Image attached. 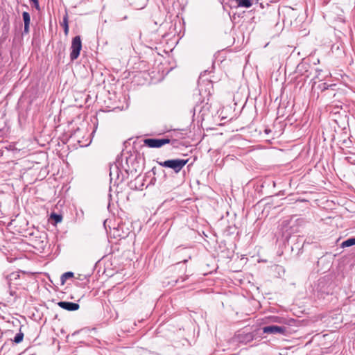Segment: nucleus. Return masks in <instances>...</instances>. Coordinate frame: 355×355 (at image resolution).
<instances>
[{
    "label": "nucleus",
    "mask_w": 355,
    "mask_h": 355,
    "mask_svg": "<svg viewBox=\"0 0 355 355\" xmlns=\"http://www.w3.org/2000/svg\"><path fill=\"white\" fill-rule=\"evenodd\" d=\"M187 162L188 159H168L164 162H157V164L162 167L171 168L175 173H178Z\"/></svg>",
    "instance_id": "1"
},
{
    "label": "nucleus",
    "mask_w": 355,
    "mask_h": 355,
    "mask_svg": "<svg viewBox=\"0 0 355 355\" xmlns=\"http://www.w3.org/2000/svg\"><path fill=\"white\" fill-rule=\"evenodd\" d=\"M82 49V42L81 39L79 35L74 37L72 39L71 46V53H70V59L73 61L78 58L80 55V50Z\"/></svg>",
    "instance_id": "2"
},
{
    "label": "nucleus",
    "mask_w": 355,
    "mask_h": 355,
    "mask_svg": "<svg viewBox=\"0 0 355 355\" xmlns=\"http://www.w3.org/2000/svg\"><path fill=\"white\" fill-rule=\"evenodd\" d=\"M171 140L168 138L162 139H146L144 142L146 146L149 148H160L161 146L169 144Z\"/></svg>",
    "instance_id": "3"
},
{
    "label": "nucleus",
    "mask_w": 355,
    "mask_h": 355,
    "mask_svg": "<svg viewBox=\"0 0 355 355\" xmlns=\"http://www.w3.org/2000/svg\"><path fill=\"white\" fill-rule=\"evenodd\" d=\"M264 334L286 335L287 328L284 326L269 325L262 328Z\"/></svg>",
    "instance_id": "4"
},
{
    "label": "nucleus",
    "mask_w": 355,
    "mask_h": 355,
    "mask_svg": "<svg viewBox=\"0 0 355 355\" xmlns=\"http://www.w3.org/2000/svg\"><path fill=\"white\" fill-rule=\"evenodd\" d=\"M212 88V83L209 80H202V75L201 74L198 80V89L200 95L210 94V89Z\"/></svg>",
    "instance_id": "5"
},
{
    "label": "nucleus",
    "mask_w": 355,
    "mask_h": 355,
    "mask_svg": "<svg viewBox=\"0 0 355 355\" xmlns=\"http://www.w3.org/2000/svg\"><path fill=\"white\" fill-rule=\"evenodd\" d=\"M121 171L117 165L114 164L110 166V176L111 178V180L115 179L116 181L118 182V183H121L123 181L124 178L122 175L121 177L120 175Z\"/></svg>",
    "instance_id": "6"
},
{
    "label": "nucleus",
    "mask_w": 355,
    "mask_h": 355,
    "mask_svg": "<svg viewBox=\"0 0 355 355\" xmlns=\"http://www.w3.org/2000/svg\"><path fill=\"white\" fill-rule=\"evenodd\" d=\"M236 340L240 343L247 344L252 340H253L254 338V335L252 332L248 333H239L236 336Z\"/></svg>",
    "instance_id": "7"
},
{
    "label": "nucleus",
    "mask_w": 355,
    "mask_h": 355,
    "mask_svg": "<svg viewBox=\"0 0 355 355\" xmlns=\"http://www.w3.org/2000/svg\"><path fill=\"white\" fill-rule=\"evenodd\" d=\"M58 304L60 308L67 311H76L80 307L78 304L71 302L61 301Z\"/></svg>",
    "instance_id": "8"
},
{
    "label": "nucleus",
    "mask_w": 355,
    "mask_h": 355,
    "mask_svg": "<svg viewBox=\"0 0 355 355\" xmlns=\"http://www.w3.org/2000/svg\"><path fill=\"white\" fill-rule=\"evenodd\" d=\"M264 323L286 324V319L282 317L271 315L265 318Z\"/></svg>",
    "instance_id": "9"
},
{
    "label": "nucleus",
    "mask_w": 355,
    "mask_h": 355,
    "mask_svg": "<svg viewBox=\"0 0 355 355\" xmlns=\"http://www.w3.org/2000/svg\"><path fill=\"white\" fill-rule=\"evenodd\" d=\"M239 7L250 8L252 5L250 0H234Z\"/></svg>",
    "instance_id": "10"
},
{
    "label": "nucleus",
    "mask_w": 355,
    "mask_h": 355,
    "mask_svg": "<svg viewBox=\"0 0 355 355\" xmlns=\"http://www.w3.org/2000/svg\"><path fill=\"white\" fill-rule=\"evenodd\" d=\"M355 245V237L349 238L343 241L341 244L342 248L350 247Z\"/></svg>",
    "instance_id": "11"
},
{
    "label": "nucleus",
    "mask_w": 355,
    "mask_h": 355,
    "mask_svg": "<svg viewBox=\"0 0 355 355\" xmlns=\"http://www.w3.org/2000/svg\"><path fill=\"white\" fill-rule=\"evenodd\" d=\"M73 277V273L72 272H67L62 275L60 280L62 284H64L67 279Z\"/></svg>",
    "instance_id": "12"
},
{
    "label": "nucleus",
    "mask_w": 355,
    "mask_h": 355,
    "mask_svg": "<svg viewBox=\"0 0 355 355\" xmlns=\"http://www.w3.org/2000/svg\"><path fill=\"white\" fill-rule=\"evenodd\" d=\"M62 25L64 27V31L65 35H67L68 32H69L68 15H67V14H66L63 17V21H62Z\"/></svg>",
    "instance_id": "13"
},
{
    "label": "nucleus",
    "mask_w": 355,
    "mask_h": 355,
    "mask_svg": "<svg viewBox=\"0 0 355 355\" xmlns=\"http://www.w3.org/2000/svg\"><path fill=\"white\" fill-rule=\"evenodd\" d=\"M23 338H24V334L21 331H19V332L17 333L16 334V336H15L13 341L15 343H19L23 340Z\"/></svg>",
    "instance_id": "14"
},
{
    "label": "nucleus",
    "mask_w": 355,
    "mask_h": 355,
    "mask_svg": "<svg viewBox=\"0 0 355 355\" xmlns=\"http://www.w3.org/2000/svg\"><path fill=\"white\" fill-rule=\"evenodd\" d=\"M22 17H23V19L24 21V24H30L31 17H30L29 13L27 12H24L22 13Z\"/></svg>",
    "instance_id": "15"
},
{
    "label": "nucleus",
    "mask_w": 355,
    "mask_h": 355,
    "mask_svg": "<svg viewBox=\"0 0 355 355\" xmlns=\"http://www.w3.org/2000/svg\"><path fill=\"white\" fill-rule=\"evenodd\" d=\"M51 218L55 220L56 223L62 221V217L61 215L53 213L51 215Z\"/></svg>",
    "instance_id": "16"
},
{
    "label": "nucleus",
    "mask_w": 355,
    "mask_h": 355,
    "mask_svg": "<svg viewBox=\"0 0 355 355\" xmlns=\"http://www.w3.org/2000/svg\"><path fill=\"white\" fill-rule=\"evenodd\" d=\"M30 3L33 4V6L36 8V10H40V8L38 0H30Z\"/></svg>",
    "instance_id": "17"
},
{
    "label": "nucleus",
    "mask_w": 355,
    "mask_h": 355,
    "mask_svg": "<svg viewBox=\"0 0 355 355\" xmlns=\"http://www.w3.org/2000/svg\"><path fill=\"white\" fill-rule=\"evenodd\" d=\"M335 85H329L326 83H324L320 85V87L322 91L327 89L329 87L334 86Z\"/></svg>",
    "instance_id": "18"
},
{
    "label": "nucleus",
    "mask_w": 355,
    "mask_h": 355,
    "mask_svg": "<svg viewBox=\"0 0 355 355\" xmlns=\"http://www.w3.org/2000/svg\"><path fill=\"white\" fill-rule=\"evenodd\" d=\"M30 24H24V33L28 34L29 33Z\"/></svg>",
    "instance_id": "19"
},
{
    "label": "nucleus",
    "mask_w": 355,
    "mask_h": 355,
    "mask_svg": "<svg viewBox=\"0 0 355 355\" xmlns=\"http://www.w3.org/2000/svg\"><path fill=\"white\" fill-rule=\"evenodd\" d=\"M270 131H271V130H270V129H267V128H266V129H265V132H266V134H268L269 132H270Z\"/></svg>",
    "instance_id": "20"
}]
</instances>
